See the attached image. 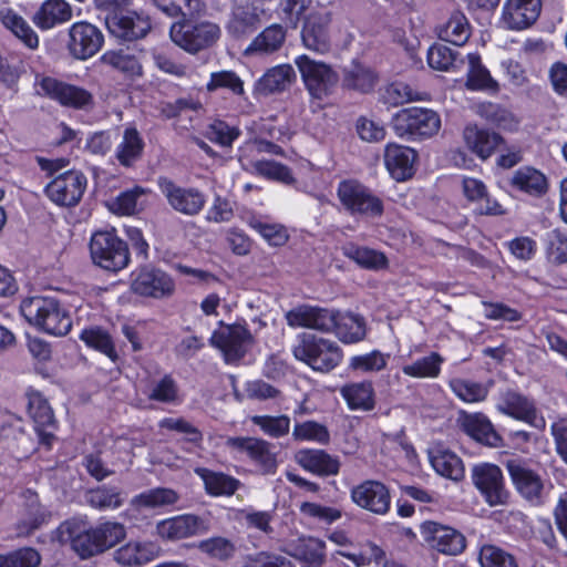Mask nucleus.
I'll return each instance as SVG.
<instances>
[{"label": "nucleus", "instance_id": "nucleus-58", "mask_svg": "<svg viewBox=\"0 0 567 567\" xmlns=\"http://www.w3.org/2000/svg\"><path fill=\"white\" fill-rule=\"evenodd\" d=\"M206 137L223 147H229L239 137L240 131L224 121L215 120L206 128Z\"/></svg>", "mask_w": 567, "mask_h": 567}, {"label": "nucleus", "instance_id": "nucleus-47", "mask_svg": "<svg viewBox=\"0 0 567 567\" xmlns=\"http://www.w3.org/2000/svg\"><path fill=\"white\" fill-rule=\"evenodd\" d=\"M471 35L467 18L460 11L451 14L449 20L439 28L441 40L454 45H463Z\"/></svg>", "mask_w": 567, "mask_h": 567}, {"label": "nucleus", "instance_id": "nucleus-28", "mask_svg": "<svg viewBox=\"0 0 567 567\" xmlns=\"http://www.w3.org/2000/svg\"><path fill=\"white\" fill-rule=\"evenodd\" d=\"M158 556V546L148 540H130L113 553V559L123 567H141Z\"/></svg>", "mask_w": 567, "mask_h": 567}, {"label": "nucleus", "instance_id": "nucleus-6", "mask_svg": "<svg viewBox=\"0 0 567 567\" xmlns=\"http://www.w3.org/2000/svg\"><path fill=\"white\" fill-rule=\"evenodd\" d=\"M392 124L395 133L401 137L424 138L440 131L441 117L430 109L406 107L393 116Z\"/></svg>", "mask_w": 567, "mask_h": 567}, {"label": "nucleus", "instance_id": "nucleus-27", "mask_svg": "<svg viewBox=\"0 0 567 567\" xmlns=\"http://www.w3.org/2000/svg\"><path fill=\"white\" fill-rule=\"evenodd\" d=\"M461 429L476 442L497 447L502 444L501 435L495 431L489 419L483 413H462L458 419Z\"/></svg>", "mask_w": 567, "mask_h": 567}, {"label": "nucleus", "instance_id": "nucleus-20", "mask_svg": "<svg viewBox=\"0 0 567 567\" xmlns=\"http://www.w3.org/2000/svg\"><path fill=\"white\" fill-rule=\"evenodd\" d=\"M158 186L176 212L193 216L197 215L205 206V196L195 188L179 187L166 177L158 178Z\"/></svg>", "mask_w": 567, "mask_h": 567}, {"label": "nucleus", "instance_id": "nucleus-16", "mask_svg": "<svg viewBox=\"0 0 567 567\" xmlns=\"http://www.w3.org/2000/svg\"><path fill=\"white\" fill-rule=\"evenodd\" d=\"M496 406L501 413L525 422L538 430L546 426V421L538 413L535 402L519 392L508 390L502 393Z\"/></svg>", "mask_w": 567, "mask_h": 567}, {"label": "nucleus", "instance_id": "nucleus-21", "mask_svg": "<svg viewBox=\"0 0 567 567\" xmlns=\"http://www.w3.org/2000/svg\"><path fill=\"white\" fill-rule=\"evenodd\" d=\"M25 395L28 399V413L34 422V430L39 440L42 444L51 446L55 430L52 409L39 391L29 389Z\"/></svg>", "mask_w": 567, "mask_h": 567}, {"label": "nucleus", "instance_id": "nucleus-49", "mask_svg": "<svg viewBox=\"0 0 567 567\" xmlns=\"http://www.w3.org/2000/svg\"><path fill=\"white\" fill-rule=\"evenodd\" d=\"M444 359L437 352L420 358L412 363L402 367V372L415 379H434L441 373Z\"/></svg>", "mask_w": 567, "mask_h": 567}, {"label": "nucleus", "instance_id": "nucleus-56", "mask_svg": "<svg viewBox=\"0 0 567 567\" xmlns=\"http://www.w3.org/2000/svg\"><path fill=\"white\" fill-rule=\"evenodd\" d=\"M92 529L101 553L115 546L126 536L125 526L117 522H104Z\"/></svg>", "mask_w": 567, "mask_h": 567}, {"label": "nucleus", "instance_id": "nucleus-59", "mask_svg": "<svg viewBox=\"0 0 567 567\" xmlns=\"http://www.w3.org/2000/svg\"><path fill=\"white\" fill-rule=\"evenodd\" d=\"M196 548L213 559L226 560L235 553V545L225 537H210L196 544Z\"/></svg>", "mask_w": 567, "mask_h": 567}, {"label": "nucleus", "instance_id": "nucleus-53", "mask_svg": "<svg viewBox=\"0 0 567 567\" xmlns=\"http://www.w3.org/2000/svg\"><path fill=\"white\" fill-rule=\"evenodd\" d=\"M390 353L372 350L371 352L353 355L349 360V369L361 373H379L390 361Z\"/></svg>", "mask_w": 567, "mask_h": 567}, {"label": "nucleus", "instance_id": "nucleus-41", "mask_svg": "<svg viewBox=\"0 0 567 567\" xmlns=\"http://www.w3.org/2000/svg\"><path fill=\"white\" fill-rule=\"evenodd\" d=\"M0 22L29 49L39 47V37L30 24L13 9H0Z\"/></svg>", "mask_w": 567, "mask_h": 567}, {"label": "nucleus", "instance_id": "nucleus-33", "mask_svg": "<svg viewBox=\"0 0 567 567\" xmlns=\"http://www.w3.org/2000/svg\"><path fill=\"white\" fill-rule=\"evenodd\" d=\"M509 185L517 192L524 193L530 197H540L548 189L547 177L543 172L532 166H523L516 169Z\"/></svg>", "mask_w": 567, "mask_h": 567}, {"label": "nucleus", "instance_id": "nucleus-54", "mask_svg": "<svg viewBox=\"0 0 567 567\" xmlns=\"http://www.w3.org/2000/svg\"><path fill=\"white\" fill-rule=\"evenodd\" d=\"M101 61L127 76L133 78L142 74V65L138 59L124 50L106 51L102 54Z\"/></svg>", "mask_w": 567, "mask_h": 567}, {"label": "nucleus", "instance_id": "nucleus-64", "mask_svg": "<svg viewBox=\"0 0 567 567\" xmlns=\"http://www.w3.org/2000/svg\"><path fill=\"white\" fill-rule=\"evenodd\" d=\"M243 567H296L290 559L287 557L270 553L259 551L252 555H248Z\"/></svg>", "mask_w": 567, "mask_h": 567}, {"label": "nucleus", "instance_id": "nucleus-36", "mask_svg": "<svg viewBox=\"0 0 567 567\" xmlns=\"http://www.w3.org/2000/svg\"><path fill=\"white\" fill-rule=\"evenodd\" d=\"M333 333L344 344L358 343L367 337V324L363 317L351 312H337Z\"/></svg>", "mask_w": 567, "mask_h": 567}, {"label": "nucleus", "instance_id": "nucleus-25", "mask_svg": "<svg viewBox=\"0 0 567 567\" xmlns=\"http://www.w3.org/2000/svg\"><path fill=\"white\" fill-rule=\"evenodd\" d=\"M330 22L331 16L327 11L310 13L305 20L301 32L303 44L319 53L328 51L330 47Z\"/></svg>", "mask_w": 567, "mask_h": 567}, {"label": "nucleus", "instance_id": "nucleus-24", "mask_svg": "<svg viewBox=\"0 0 567 567\" xmlns=\"http://www.w3.org/2000/svg\"><path fill=\"white\" fill-rule=\"evenodd\" d=\"M132 287L141 296L162 298L171 295L175 285L166 272L153 267H144L136 274Z\"/></svg>", "mask_w": 567, "mask_h": 567}, {"label": "nucleus", "instance_id": "nucleus-44", "mask_svg": "<svg viewBox=\"0 0 567 567\" xmlns=\"http://www.w3.org/2000/svg\"><path fill=\"white\" fill-rule=\"evenodd\" d=\"M178 501L179 495L173 488L155 487L134 496L132 506L136 508L157 509L173 506Z\"/></svg>", "mask_w": 567, "mask_h": 567}, {"label": "nucleus", "instance_id": "nucleus-60", "mask_svg": "<svg viewBox=\"0 0 567 567\" xmlns=\"http://www.w3.org/2000/svg\"><path fill=\"white\" fill-rule=\"evenodd\" d=\"M251 422L268 436L281 437L289 433L290 419L287 415H254Z\"/></svg>", "mask_w": 567, "mask_h": 567}, {"label": "nucleus", "instance_id": "nucleus-12", "mask_svg": "<svg viewBox=\"0 0 567 567\" xmlns=\"http://www.w3.org/2000/svg\"><path fill=\"white\" fill-rule=\"evenodd\" d=\"M86 184L87 181L83 173L68 171L49 183L44 192L58 206H74L81 200Z\"/></svg>", "mask_w": 567, "mask_h": 567}, {"label": "nucleus", "instance_id": "nucleus-55", "mask_svg": "<svg viewBox=\"0 0 567 567\" xmlns=\"http://www.w3.org/2000/svg\"><path fill=\"white\" fill-rule=\"evenodd\" d=\"M299 509L303 516L327 526L332 525L343 516L342 508L316 502H303Z\"/></svg>", "mask_w": 567, "mask_h": 567}, {"label": "nucleus", "instance_id": "nucleus-61", "mask_svg": "<svg viewBox=\"0 0 567 567\" xmlns=\"http://www.w3.org/2000/svg\"><path fill=\"white\" fill-rule=\"evenodd\" d=\"M292 436L297 441H311L319 444H327L330 440L328 429L315 421L296 423Z\"/></svg>", "mask_w": 567, "mask_h": 567}, {"label": "nucleus", "instance_id": "nucleus-9", "mask_svg": "<svg viewBox=\"0 0 567 567\" xmlns=\"http://www.w3.org/2000/svg\"><path fill=\"white\" fill-rule=\"evenodd\" d=\"M506 470L515 488L524 499L534 506L545 504L549 489L553 487L551 484H548L547 487L536 471L517 458L508 460Z\"/></svg>", "mask_w": 567, "mask_h": 567}, {"label": "nucleus", "instance_id": "nucleus-5", "mask_svg": "<svg viewBox=\"0 0 567 567\" xmlns=\"http://www.w3.org/2000/svg\"><path fill=\"white\" fill-rule=\"evenodd\" d=\"M172 41L189 53H197L212 47L220 37V28L210 21L194 22L182 20L172 24Z\"/></svg>", "mask_w": 567, "mask_h": 567}, {"label": "nucleus", "instance_id": "nucleus-52", "mask_svg": "<svg viewBox=\"0 0 567 567\" xmlns=\"http://www.w3.org/2000/svg\"><path fill=\"white\" fill-rule=\"evenodd\" d=\"M144 148V142L137 130L127 126L123 133V140L116 148L117 159L122 165L130 166Z\"/></svg>", "mask_w": 567, "mask_h": 567}, {"label": "nucleus", "instance_id": "nucleus-17", "mask_svg": "<svg viewBox=\"0 0 567 567\" xmlns=\"http://www.w3.org/2000/svg\"><path fill=\"white\" fill-rule=\"evenodd\" d=\"M337 310L302 305L289 310L286 320L289 327L308 328L321 332H333Z\"/></svg>", "mask_w": 567, "mask_h": 567}, {"label": "nucleus", "instance_id": "nucleus-35", "mask_svg": "<svg viewBox=\"0 0 567 567\" xmlns=\"http://www.w3.org/2000/svg\"><path fill=\"white\" fill-rule=\"evenodd\" d=\"M340 394L352 411H371L375 406V392L371 381L350 382L340 389Z\"/></svg>", "mask_w": 567, "mask_h": 567}, {"label": "nucleus", "instance_id": "nucleus-14", "mask_svg": "<svg viewBox=\"0 0 567 567\" xmlns=\"http://www.w3.org/2000/svg\"><path fill=\"white\" fill-rule=\"evenodd\" d=\"M472 478L491 506L507 504L509 492L505 488L503 473L497 465L488 463L476 465Z\"/></svg>", "mask_w": 567, "mask_h": 567}, {"label": "nucleus", "instance_id": "nucleus-63", "mask_svg": "<svg viewBox=\"0 0 567 567\" xmlns=\"http://www.w3.org/2000/svg\"><path fill=\"white\" fill-rule=\"evenodd\" d=\"M478 560L482 567H517L511 554L494 545L482 546Z\"/></svg>", "mask_w": 567, "mask_h": 567}, {"label": "nucleus", "instance_id": "nucleus-10", "mask_svg": "<svg viewBox=\"0 0 567 567\" xmlns=\"http://www.w3.org/2000/svg\"><path fill=\"white\" fill-rule=\"evenodd\" d=\"M310 95L322 99L330 94L339 81L338 74L327 64L300 55L295 60Z\"/></svg>", "mask_w": 567, "mask_h": 567}, {"label": "nucleus", "instance_id": "nucleus-18", "mask_svg": "<svg viewBox=\"0 0 567 567\" xmlns=\"http://www.w3.org/2000/svg\"><path fill=\"white\" fill-rule=\"evenodd\" d=\"M70 53L79 60L95 55L104 43V35L94 24L86 21L75 22L69 30Z\"/></svg>", "mask_w": 567, "mask_h": 567}, {"label": "nucleus", "instance_id": "nucleus-51", "mask_svg": "<svg viewBox=\"0 0 567 567\" xmlns=\"http://www.w3.org/2000/svg\"><path fill=\"white\" fill-rule=\"evenodd\" d=\"M87 503L100 511H114L124 503L122 491L115 486L102 485L91 489L86 496Z\"/></svg>", "mask_w": 567, "mask_h": 567}, {"label": "nucleus", "instance_id": "nucleus-1", "mask_svg": "<svg viewBox=\"0 0 567 567\" xmlns=\"http://www.w3.org/2000/svg\"><path fill=\"white\" fill-rule=\"evenodd\" d=\"M21 312L31 324L48 334L65 336L72 328L70 313L59 300L52 297H33L23 300Z\"/></svg>", "mask_w": 567, "mask_h": 567}, {"label": "nucleus", "instance_id": "nucleus-23", "mask_svg": "<svg viewBox=\"0 0 567 567\" xmlns=\"http://www.w3.org/2000/svg\"><path fill=\"white\" fill-rule=\"evenodd\" d=\"M540 10V0H506L499 22L507 30H524L538 19Z\"/></svg>", "mask_w": 567, "mask_h": 567}, {"label": "nucleus", "instance_id": "nucleus-34", "mask_svg": "<svg viewBox=\"0 0 567 567\" xmlns=\"http://www.w3.org/2000/svg\"><path fill=\"white\" fill-rule=\"evenodd\" d=\"M341 251L362 269L379 271L389 266V260L382 251L367 246L347 243L341 247Z\"/></svg>", "mask_w": 567, "mask_h": 567}, {"label": "nucleus", "instance_id": "nucleus-50", "mask_svg": "<svg viewBox=\"0 0 567 567\" xmlns=\"http://www.w3.org/2000/svg\"><path fill=\"white\" fill-rule=\"evenodd\" d=\"M492 383L475 382L456 378L450 381L453 393L465 403H478L484 401L489 392Z\"/></svg>", "mask_w": 567, "mask_h": 567}, {"label": "nucleus", "instance_id": "nucleus-40", "mask_svg": "<svg viewBox=\"0 0 567 567\" xmlns=\"http://www.w3.org/2000/svg\"><path fill=\"white\" fill-rule=\"evenodd\" d=\"M195 473L203 480L207 494L212 496H231L240 485L237 478L205 467H196Z\"/></svg>", "mask_w": 567, "mask_h": 567}, {"label": "nucleus", "instance_id": "nucleus-38", "mask_svg": "<svg viewBox=\"0 0 567 567\" xmlns=\"http://www.w3.org/2000/svg\"><path fill=\"white\" fill-rule=\"evenodd\" d=\"M296 460L302 468L318 475H333L339 472V462L320 450H300Z\"/></svg>", "mask_w": 567, "mask_h": 567}, {"label": "nucleus", "instance_id": "nucleus-13", "mask_svg": "<svg viewBox=\"0 0 567 567\" xmlns=\"http://www.w3.org/2000/svg\"><path fill=\"white\" fill-rule=\"evenodd\" d=\"M58 538L61 543H69L81 558L101 554L92 527L83 519L72 518L62 523L58 528Z\"/></svg>", "mask_w": 567, "mask_h": 567}, {"label": "nucleus", "instance_id": "nucleus-32", "mask_svg": "<svg viewBox=\"0 0 567 567\" xmlns=\"http://www.w3.org/2000/svg\"><path fill=\"white\" fill-rule=\"evenodd\" d=\"M466 146L478 157L486 159L503 143L501 135L480 128L475 124H467L463 131Z\"/></svg>", "mask_w": 567, "mask_h": 567}, {"label": "nucleus", "instance_id": "nucleus-8", "mask_svg": "<svg viewBox=\"0 0 567 567\" xmlns=\"http://www.w3.org/2000/svg\"><path fill=\"white\" fill-rule=\"evenodd\" d=\"M254 338L250 331L241 324H225L219 321V328L209 339L213 347L219 349L228 364H237L248 352Z\"/></svg>", "mask_w": 567, "mask_h": 567}, {"label": "nucleus", "instance_id": "nucleus-57", "mask_svg": "<svg viewBox=\"0 0 567 567\" xmlns=\"http://www.w3.org/2000/svg\"><path fill=\"white\" fill-rule=\"evenodd\" d=\"M148 399L162 403H176L179 401V389L171 375H164L153 382L148 392Z\"/></svg>", "mask_w": 567, "mask_h": 567}, {"label": "nucleus", "instance_id": "nucleus-30", "mask_svg": "<svg viewBox=\"0 0 567 567\" xmlns=\"http://www.w3.org/2000/svg\"><path fill=\"white\" fill-rule=\"evenodd\" d=\"M432 468L441 476L461 481L464 477V464L461 457L443 444H434L427 451Z\"/></svg>", "mask_w": 567, "mask_h": 567}, {"label": "nucleus", "instance_id": "nucleus-7", "mask_svg": "<svg viewBox=\"0 0 567 567\" xmlns=\"http://www.w3.org/2000/svg\"><path fill=\"white\" fill-rule=\"evenodd\" d=\"M337 195L343 208L351 215L379 217L383 213L382 200L357 181L340 182Z\"/></svg>", "mask_w": 567, "mask_h": 567}, {"label": "nucleus", "instance_id": "nucleus-39", "mask_svg": "<svg viewBox=\"0 0 567 567\" xmlns=\"http://www.w3.org/2000/svg\"><path fill=\"white\" fill-rule=\"evenodd\" d=\"M286 39V31L280 24H271L264 29L246 48V55H264L278 51Z\"/></svg>", "mask_w": 567, "mask_h": 567}, {"label": "nucleus", "instance_id": "nucleus-26", "mask_svg": "<svg viewBox=\"0 0 567 567\" xmlns=\"http://www.w3.org/2000/svg\"><path fill=\"white\" fill-rule=\"evenodd\" d=\"M226 444L234 451L246 454L265 473L275 471L276 458L265 441L255 437H228Z\"/></svg>", "mask_w": 567, "mask_h": 567}, {"label": "nucleus", "instance_id": "nucleus-11", "mask_svg": "<svg viewBox=\"0 0 567 567\" xmlns=\"http://www.w3.org/2000/svg\"><path fill=\"white\" fill-rule=\"evenodd\" d=\"M420 532L424 542L441 554L456 556L466 547L465 536L451 526L427 520L421 525Z\"/></svg>", "mask_w": 567, "mask_h": 567}, {"label": "nucleus", "instance_id": "nucleus-4", "mask_svg": "<svg viewBox=\"0 0 567 567\" xmlns=\"http://www.w3.org/2000/svg\"><path fill=\"white\" fill-rule=\"evenodd\" d=\"M90 254L96 266L113 272L122 270L130 261L127 245L114 229L95 231L91 237Z\"/></svg>", "mask_w": 567, "mask_h": 567}, {"label": "nucleus", "instance_id": "nucleus-43", "mask_svg": "<svg viewBox=\"0 0 567 567\" xmlns=\"http://www.w3.org/2000/svg\"><path fill=\"white\" fill-rule=\"evenodd\" d=\"M288 553L299 560L319 567L326 559V544L316 537H300L288 548Z\"/></svg>", "mask_w": 567, "mask_h": 567}, {"label": "nucleus", "instance_id": "nucleus-2", "mask_svg": "<svg viewBox=\"0 0 567 567\" xmlns=\"http://www.w3.org/2000/svg\"><path fill=\"white\" fill-rule=\"evenodd\" d=\"M292 353L298 361L323 373L336 369L343 359V351L334 341L310 333L298 336Z\"/></svg>", "mask_w": 567, "mask_h": 567}, {"label": "nucleus", "instance_id": "nucleus-62", "mask_svg": "<svg viewBox=\"0 0 567 567\" xmlns=\"http://www.w3.org/2000/svg\"><path fill=\"white\" fill-rule=\"evenodd\" d=\"M206 89L209 92L225 89L233 94L241 95L244 93V82L234 71L213 72Z\"/></svg>", "mask_w": 567, "mask_h": 567}, {"label": "nucleus", "instance_id": "nucleus-46", "mask_svg": "<svg viewBox=\"0 0 567 567\" xmlns=\"http://www.w3.org/2000/svg\"><path fill=\"white\" fill-rule=\"evenodd\" d=\"M342 83L347 89L368 93L374 89L377 74L358 61H353L350 68L344 69Z\"/></svg>", "mask_w": 567, "mask_h": 567}, {"label": "nucleus", "instance_id": "nucleus-3", "mask_svg": "<svg viewBox=\"0 0 567 567\" xmlns=\"http://www.w3.org/2000/svg\"><path fill=\"white\" fill-rule=\"evenodd\" d=\"M33 87L37 95L65 107L89 110L93 106V95L87 90L53 76L37 74Z\"/></svg>", "mask_w": 567, "mask_h": 567}, {"label": "nucleus", "instance_id": "nucleus-29", "mask_svg": "<svg viewBox=\"0 0 567 567\" xmlns=\"http://www.w3.org/2000/svg\"><path fill=\"white\" fill-rule=\"evenodd\" d=\"M416 153L413 148L389 143L384 152V163L390 175L396 181H405L414 174Z\"/></svg>", "mask_w": 567, "mask_h": 567}, {"label": "nucleus", "instance_id": "nucleus-19", "mask_svg": "<svg viewBox=\"0 0 567 567\" xmlns=\"http://www.w3.org/2000/svg\"><path fill=\"white\" fill-rule=\"evenodd\" d=\"M350 495L357 506L377 515H385L391 508L390 492L379 481H364L354 486Z\"/></svg>", "mask_w": 567, "mask_h": 567}, {"label": "nucleus", "instance_id": "nucleus-15", "mask_svg": "<svg viewBox=\"0 0 567 567\" xmlns=\"http://www.w3.org/2000/svg\"><path fill=\"white\" fill-rule=\"evenodd\" d=\"M209 530L206 519L194 514H182L156 524V534L163 540L175 542L204 535Z\"/></svg>", "mask_w": 567, "mask_h": 567}, {"label": "nucleus", "instance_id": "nucleus-22", "mask_svg": "<svg viewBox=\"0 0 567 567\" xmlns=\"http://www.w3.org/2000/svg\"><path fill=\"white\" fill-rule=\"evenodd\" d=\"M105 24L112 35L124 41L141 39L151 29L150 19L135 11H127L126 13L120 11L114 14H106Z\"/></svg>", "mask_w": 567, "mask_h": 567}, {"label": "nucleus", "instance_id": "nucleus-37", "mask_svg": "<svg viewBox=\"0 0 567 567\" xmlns=\"http://www.w3.org/2000/svg\"><path fill=\"white\" fill-rule=\"evenodd\" d=\"M260 13L261 10L252 3L234 7L227 31L235 38L252 32L260 22Z\"/></svg>", "mask_w": 567, "mask_h": 567}, {"label": "nucleus", "instance_id": "nucleus-48", "mask_svg": "<svg viewBox=\"0 0 567 567\" xmlns=\"http://www.w3.org/2000/svg\"><path fill=\"white\" fill-rule=\"evenodd\" d=\"M80 339L85 343L86 347L103 353L113 362L116 361L117 352L114 341L107 330L101 327L85 328L82 330Z\"/></svg>", "mask_w": 567, "mask_h": 567}, {"label": "nucleus", "instance_id": "nucleus-45", "mask_svg": "<svg viewBox=\"0 0 567 567\" xmlns=\"http://www.w3.org/2000/svg\"><path fill=\"white\" fill-rule=\"evenodd\" d=\"M295 76L292 66L281 64L270 69L257 82L256 89L261 94L284 91Z\"/></svg>", "mask_w": 567, "mask_h": 567}, {"label": "nucleus", "instance_id": "nucleus-42", "mask_svg": "<svg viewBox=\"0 0 567 567\" xmlns=\"http://www.w3.org/2000/svg\"><path fill=\"white\" fill-rule=\"evenodd\" d=\"M468 71L466 87L471 91H487L496 93L497 82L491 76L488 70L482 64L481 55L477 52L467 54Z\"/></svg>", "mask_w": 567, "mask_h": 567}, {"label": "nucleus", "instance_id": "nucleus-31", "mask_svg": "<svg viewBox=\"0 0 567 567\" xmlns=\"http://www.w3.org/2000/svg\"><path fill=\"white\" fill-rule=\"evenodd\" d=\"M73 17L71 4L66 0H45L32 17L33 23L42 31L69 22Z\"/></svg>", "mask_w": 567, "mask_h": 567}]
</instances>
